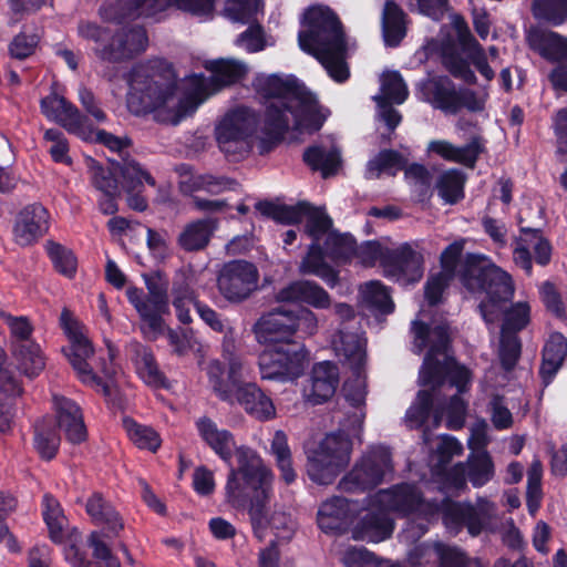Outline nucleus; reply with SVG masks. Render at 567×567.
<instances>
[{"label":"nucleus","mask_w":567,"mask_h":567,"mask_svg":"<svg viewBox=\"0 0 567 567\" xmlns=\"http://www.w3.org/2000/svg\"><path fill=\"white\" fill-rule=\"evenodd\" d=\"M430 489L422 491L414 484H399L381 489L369 498L367 513L352 529L354 539L380 543L392 535V513L412 516L413 520L402 533L406 542H415L437 519L440 513L446 528L456 534L466 526L472 536L478 535L494 516L495 506L488 501H478L476 506L453 503L449 498H433Z\"/></svg>","instance_id":"1"},{"label":"nucleus","mask_w":567,"mask_h":567,"mask_svg":"<svg viewBox=\"0 0 567 567\" xmlns=\"http://www.w3.org/2000/svg\"><path fill=\"white\" fill-rule=\"evenodd\" d=\"M414 334L413 351L421 353L425 348L429 352L420 370L419 383L429 386L417 392L415 400L408 409L404 423L410 429H417L433 415V424L437 426L443 413L447 415L451 429L463 426L467 402L463 394L468 392L472 372L455 362L449 353L450 333L445 323L429 328L421 319L412 323Z\"/></svg>","instance_id":"2"},{"label":"nucleus","mask_w":567,"mask_h":567,"mask_svg":"<svg viewBox=\"0 0 567 567\" xmlns=\"http://www.w3.org/2000/svg\"><path fill=\"white\" fill-rule=\"evenodd\" d=\"M127 105L135 114H152L156 122L177 125L199 106L187 75L177 82L172 66L162 61L134 68Z\"/></svg>","instance_id":"3"},{"label":"nucleus","mask_w":567,"mask_h":567,"mask_svg":"<svg viewBox=\"0 0 567 567\" xmlns=\"http://www.w3.org/2000/svg\"><path fill=\"white\" fill-rule=\"evenodd\" d=\"M239 468L231 470L226 484V499L234 507L247 503L251 526L256 537L264 540L268 529L277 540H290L296 530L293 518L285 512L266 515V505L270 498L272 474L259 455L251 449L238 451Z\"/></svg>","instance_id":"4"},{"label":"nucleus","mask_w":567,"mask_h":567,"mask_svg":"<svg viewBox=\"0 0 567 567\" xmlns=\"http://www.w3.org/2000/svg\"><path fill=\"white\" fill-rule=\"evenodd\" d=\"M254 86L264 101L266 112L262 131L270 138H279L287 131L296 134L292 138L320 130L328 116L317 100L291 75H266L256 78Z\"/></svg>","instance_id":"5"},{"label":"nucleus","mask_w":567,"mask_h":567,"mask_svg":"<svg viewBox=\"0 0 567 567\" xmlns=\"http://www.w3.org/2000/svg\"><path fill=\"white\" fill-rule=\"evenodd\" d=\"M101 16L112 25L101 28L92 22H82L79 25V34L97 44L95 51L102 60L123 61L146 49L148 39L145 29L138 24H124L126 17L141 16L134 1L117 0L116 7L110 3L102 9Z\"/></svg>","instance_id":"6"},{"label":"nucleus","mask_w":567,"mask_h":567,"mask_svg":"<svg viewBox=\"0 0 567 567\" xmlns=\"http://www.w3.org/2000/svg\"><path fill=\"white\" fill-rule=\"evenodd\" d=\"M298 39L301 50L316 56L334 81L348 79V44L338 18L329 8H309Z\"/></svg>","instance_id":"7"},{"label":"nucleus","mask_w":567,"mask_h":567,"mask_svg":"<svg viewBox=\"0 0 567 567\" xmlns=\"http://www.w3.org/2000/svg\"><path fill=\"white\" fill-rule=\"evenodd\" d=\"M465 289L481 298L480 310L489 329L499 320L503 306L514 296L512 277L483 255L470 254L460 275Z\"/></svg>","instance_id":"8"},{"label":"nucleus","mask_w":567,"mask_h":567,"mask_svg":"<svg viewBox=\"0 0 567 567\" xmlns=\"http://www.w3.org/2000/svg\"><path fill=\"white\" fill-rule=\"evenodd\" d=\"M502 317L501 341L498 355L501 367H492L485 372L483 386L485 391L505 385L508 373L515 367L520 354V342L517 332L526 328L530 321V305L519 300L509 307L506 303L499 312Z\"/></svg>","instance_id":"9"},{"label":"nucleus","mask_w":567,"mask_h":567,"mask_svg":"<svg viewBox=\"0 0 567 567\" xmlns=\"http://www.w3.org/2000/svg\"><path fill=\"white\" fill-rule=\"evenodd\" d=\"M354 439L361 441V434L353 436L349 431H342L340 425L337 432L326 434L308 447V477L318 485L332 484L351 460Z\"/></svg>","instance_id":"10"},{"label":"nucleus","mask_w":567,"mask_h":567,"mask_svg":"<svg viewBox=\"0 0 567 567\" xmlns=\"http://www.w3.org/2000/svg\"><path fill=\"white\" fill-rule=\"evenodd\" d=\"M61 324L70 342L69 347L64 349V353L79 379L84 384L109 395L111 393L110 385L102 382L93 372L94 348L85 327L73 318L69 310L62 311Z\"/></svg>","instance_id":"11"},{"label":"nucleus","mask_w":567,"mask_h":567,"mask_svg":"<svg viewBox=\"0 0 567 567\" xmlns=\"http://www.w3.org/2000/svg\"><path fill=\"white\" fill-rule=\"evenodd\" d=\"M309 362V351L301 343L266 347L258 355L261 379L280 383L293 382L299 379Z\"/></svg>","instance_id":"12"},{"label":"nucleus","mask_w":567,"mask_h":567,"mask_svg":"<svg viewBox=\"0 0 567 567\" xmlns=\"http://www.w3.org/2000/svg\"><path fill=\"white\" fill-rule=\"evenodd\" d=\"M257 125L252 110L240 106L229 111L215 128L219 150L233 161L245 157L252 147Z\"/></svg>","instance_id":"13"},{"label":"nucleus","mask_w":567,"mask_h":567,"mask_svg":"<svg viewBox=\"0 0 567 567\" xmlns=\"http://www.w3.org/2000/svg\"><path fill=\"white\" fill-rule=\"evenodd\" d=\"M393 464L391 452L385 446L370 447L339 482V488L349 493L371 489L391 477Z\"/></svg>","instance_id":"14"},{"label":"nucleus","mask_w":567,"mask_h":567,"mask_svg":"<svg viewBox=\"0 0 567 567\" xmlns=\"http://www.w3.org/2000/svg\"><path fill=\"white\" fill-rule=\"evenodd\" d=\"M423 91L429 103L449 114H455L463 107L470 112H482L488 99L486 90L456 91L451 80L442 76L427 80Z\"/></svg>","instance_id":"15"},{"label":"nucleus","mask_w":567,"mask_h":567,"mask_svg":"<svg viewBox=\"0 0 567 567\" xmlns=\"http://www.w3.org/2000/svg\"><path fill=\"white\" fill-rule=\"evenodd\" d=\"M225 363L212 360L206 367L208 385L213 393L221 401L234 403L238 388L245 382L248 367L244 359L225 343L223 350Z\"/></svg>","instance_id":"16"},{"label":"nucleus","mask_w":567,"mask_h":567,"mask_svg":"<svg viewBox=\"0 0 567 567\" xmlns=\"http://www.w3.org/2000/svg\"><path fill=\"white\" fill-rule=\"evenodd\" d=\"M204 68L208 78L197 73L187 75V83L193 85L199 105L220 89L243 79L248 71L244 62L235 59L208 60Z\"/></svg>","instance_id":"17"},{"label":"nucleus","mask_w":567,"mask_h":567,"mask_svg":"<svg viewBox=\"0 0 567 567\" xmlns=\"http://www.w3.org/2000/svg\"><path fill=\"white\" fill-rule=\"evenodd\" d=\"M259 272L246 260H233L224 265L217 278L220 295L231 303L248 299L257 290Z\"/></svg>","instance_id":"18"},{"label":"nucleus","mask_w":567,"mask_h":567,"mask_svg":"<svg viewBox=\"0 0 567 567\" xmlns=\"http://www.w3.org/2000/svg\"><path fill=\"white\" fill-rule=\"evenodd\" d=\"M384 276L408 285L421 280L424 274V254L419 244L404 243L383 258Z\"/></svg>","instance_id":"19"},{"label":"nucleus","mask_w":567,"mask_h":567,"mask_svg":"<svg viewBox=\"0 0 567 567\" xmlns=\"http://www.w3.org/2000/svg\"><path fill=\"white\" fill-rule=\"evenodd\" d=\"M257 342L264 348L297 343L293 340L298 331V320L292 310L277 308L262 315L254 324Z\"/></svg>","instance_id":"20"},{"label":"nucleus","mask_w":567,"mask_h":567,"mask_svg":"<svg viewBox=\"0 0 567 567\" xmlns=\"http://www.w3.org/2000/svg\"><path fill=\"white\" fill-rule=\"evenodd\" d=\"M468 470L463 463L454 465L442 478V493L449 494L466 485V476L475 487L485 485L494 475V464L487 452L471 454L468 457Z\"/></svg>","instance_id":"21"},{"label":"nucleus","mask_w":567,"mask_h":567,"mask_svg":"<svg viewBox=\"0 0 567 567\" xmlns=\"http://www.w3.org/2000/svg\"><path fill=\"white\" fill-rule=\"evenodd\" d=\"M126 296L141 318V331L146 339L156 340L166 333L162 316L168 312V300L148 297L143 290L135 287H130L126 290Z\"/></svg>","instance_id":"22"},{"label":"nucleus","mask_w":567,"mask_h":567,"mask_svg":"<svg viewBox=\"0 0 567 567\" xmlns=\"http://www.w3.org/2000/svg\"><path fill=\"white\" fill-rule=\"evenodd\" d=\"M530 48L543 56L554 61H567V39L540 29H530L527 33ZM551 83L567 90V64L559 65L550 74Z\"/></svg>","instance_id":"23"},{"label":"nucleus","mask_w":567,"mask_h":567,"mask_svg":"<svg viewBox=\"0 0 567 567\" xmlns=\"http://www.w3.org/2000/svg\"><path fill=\"white\" fill-rule=\"evenodd\" d=\"M409 95L408 86L396 71L384 72L380 78V93L373 96L379 117L394 130L401 122V115L391 105L402 104Z\"/></svg>","instance_id":"24"},{"label":"nucleus","mask_w":567,"mask_h":567,"mask_svg":"<svg viewBox=\"0 0 567 567\" xmlns=\"http://www.w3.org/2000/svg\"><path fill=\"white\" fill-rule=\"evenodd\" d=\"M352 378L343 385V396L353 411H348L341 421L342 431H349L353 436L362 434L365 419L367 382L362 369H351Z\"/></svg>","instance_id":"25"},{"label":"nucleus","mask_w":567,"mask_h":567,"mask_svg":"<svg viewBox=\"0 0 567 567\" xmlns=\"http://www.w3.org/2000/svg\"><path fill=\"white\" fill-rule=\"evenodd\" d=\"M196 427L202 440L230 466L229 472L239 468L238 451L247 449L246 446H237L234 435L228 430L218 426L212 419H198Z\"/></svg>","instance_id":"26"},{"label":"nucleus","mask_w":567,"mask_h":567,"mask_svg":"<svg viewBox=\"0 0 567 567\" xmlns=\"http://www.w3.org/2000/svg\"><path fill=\"white\" fill-rule=\"evenodd\" d=\"M41 110L50 121L60 124L69 133L78 137L90 136V131L84 126L87 116L81 114L78 107L63 96L51 93L41 101Z\"/></svg>","instance_id":"27"},{"label":"nucleus","mask_w":567,"mask_h":567,"mask_svg":"<svg viewBox=\"0 0 567 567\" xmlns=\"http://www.w3.org/2000/svg\"><path fill=\"white\" fill-rule=\"evenodd\" d=\"M452 25L471 63L484 79L492 81L495 72L489 66V63H495L498 59L497 48L491 47L488 52H485L482 45L473 38L465 20L460 16L452 17Z\"/></svg>","instance_id":"28"},{"label":"nucleus","mask_w":567,"mask_h":567,"mask_svg":"<svg viewBox=\"0 0 567 567\" xmlns=\"http://www.w3.org/2000/svg\"><path fill=\"white\" fill-rule=\"evenodd\" d=\"M22 394V383L13 375L6 352L0 347V432L6 433L11 429L16 416V401Z\"/></svg>","instance_id":"29"},{"label":"nucleus","mask_w":567,"mask_h":567,"mask_svg":"<svg viewBox=\"0 0 567 567\" xmlns=\"http://www.w3.org/2000/svg\"><path fill=\"white\" fill-rule=\"evenodd\" d=\"M276 221L281 224H303L307 236L318 237L329 225V216L321 207L302 202L296 206L280 205Z\"/></svg>","instance_id":"30"},{"label":"nucleus","mask_w":567,"mask_h":567,"mask_svg":"<svg viewBox=\"0 0 567 567\" xmlns=\"http://www.w3.org/2000/svg\"><path fill=\"white\" fill-rule=\"evenodd\" d=\"M464 245L465 239L455 240L441 254L442 270L431 276L424 288L425 299L430 306H434L441 301L444 289L454 277L456 264L464 249Z\"/></svg>","instance_id":"31"},{"label":"nucleus","mask_w":567,"mask_h":567,"mask_svg":"<svg viewBox=\"0 0 567 567\" xmlns=\"http://www.w3.org/2000/svg\"><path fill=\"white\" fill-rule=\"evenodd\" d=\"M49 228V213L40 204H31L17 215L13 236L17 244L28 246L43 236Z\"/></svg>","instance_id":"32"},{"label":"nucleus","mask_w":567,"mask_h":567,"mask_svg":"<svg viewBox=\"0 0 567 567\" xmlns=\"http://www.w3.org/2000/svg\"><path fill=\"white\" fill-rule=\"evenodd\" d=\"M279 302L305 303L318 310L330 308L332 300L328 291L312 280H296L276 293Z\"/></svg>","instance_id":"33"},{"label":"nucleus","mask_w":567,"mask_h":567,"mask_svg":"<svg viewBox=\"0 0 567 567\" xmlns=\"http://www.w3.org/2000/svg\"><path fill=\"white\" fill-rule=\"evenodd\" d=\"M339 383V371L336 364L322 361L313 365L308 384L303 388V398L320 404L333 396Z\"/></svg>","instance_id":"34"},{"label":"nucleus","mask_w":567,"mask_h":567,"mask_svg":"<svg viewBox=\"0 0 567 567\" xmlns=\"http://www.w3.org/2000/svg\"><path fill=\"white\" fill-rule=\"evenodd\" d=\"M59 429L64 432L69 442L78 444L86 439V427L80 406L69 398L60 394L52 395Z\"/></svg>","instance_id":"35"},{"label":"nucleus","mask_w":567,"mask_h":567,"mask_svg":"<svg viewBox=\"0 0 567 567\" xmlns=\"http://www.w3.org/2000/svg\"><path fill=\"white\" fill-rule=\"evenodd\" d=\"M326 228H328V226ZM326 230L327 229L319 234L317 238L308 236L312 243L308 248L307 255L302 258L299 265V272L302 275L316 276L324 281L329 287H334L339 281V275L338 271L326 261V258L328 257L321 243L322 235Z\"/></svg>","instance_id":"36"},{"label":"nucleus","mask_w":567,"mask_h":567,"mask_svg":"<svg viewBox=\"0 0 567 567\" xmlns=\"http://www.w3.org/2000/svg\"><path fill=\"white\" fill-rule=\"evenodd\" d=\"M252 417L268 421L276 416V408L269 395L255 382H244L234 398Z\"/></svg>","instance_id":"37"},{"label":"nucleus","mask_w":567,"mask_h":567,"mask_svg":"<svg viewBox=\"0 0 567 567\" xmlns=\"http://www.w3.org/2000/svg\"><path fill=\"white\" fill-rule=\"evenodd\" d=\"M425 152L427 157L436 156L472 168L481 153V145L477 141L456 146L446 140H432L427 143Z\"/></svg>","instance_id":"38"},{"label":"nucleus","mask_w":567,"mask_h":567,"mask_svg":"<svg viewBox=\"0 0 567 567\" xmlns=\"http://www.w3.org/2000/svg\"><path fill=\"white\" fill-rule=\"evenodd\" d=\"M303 159L312 169L320 171L323 177L336 174L341 166L340 150L331 137L308 147Z\"/></svg>","instance_id":"39"},{"label":"nucleus","mask_w":567,"mask_h":567,"mask_svg":"<svg viewBox=\"0 0 567 567\" xmlns=\"http://www.w3.org/2000/svg\"><path fill=\"white\" fill-rule=\"evenodd\" d=\"M10 353L14 368L28 379L37 378L45 367L40 346L34 341L12 343Z\"/></svg>","instance_id":"40"},{"label":"nucleus","mask_w":567,"mask_h":567,"mask_svg":"<svg viewBox=\"0 0 567 567\" xmlns=\"http://www.w3.org/2000/svg\"><path fill=\"white\" fill-rule=\"evenodd\" d=\"M355 504L342 497H331L323 502L318 511L317 522L320 529L331 533L348 524Z\"/></svg>","instance_id":"41"},{"label":"nucleus","mask_w":567,"mask_h":567,"mask_svg":"<svg viewBox=\"0 0 567 567\" xmlns=\"http://www.w3.org/2000/svg\"><path fill=\"white\" fill-rule=\"evenodd\" d=\"M336 354L343 360L350 369H362L365 362V341L359 334L341 330L332 340Z\"/></svg>","instance_id":"42"},{"label":"nucleus","mask_w":567,"mask_h":567,"mask_svg":"<svg viewBox=\"0 0 567 567\" xmlns=\"http://www.w3.org/2000/svg\"><path fill=\"white\" fill-rule=\"evenodd\" d=\"M131 358L137 374L148 385L154 388L166 386V379L159 371L152 351L138 342L128 346Z\"/></svg>","instance_id":"43"},{"label":"nucleus","mask_w":567,"mask_h":567,"mask_svg":"<svg viewBox=\"0 0 567 567\" xmlns=\"http://www.w3.org/2000/svg\"><path fill=\"white\" fill-rule=\"evenodd\" d=\"M42 515L51 540L62 543L70 533L69 519L58 499L49 494L43 496Z\"/></svg>","instance_id":"44"},{"label":"nucleus","mask_w":567,"mask_h":567,"mask_svg":"<svg viewBox=\"0 0 567 567\" xmlns=\"http://www.w3.org/2000/svg\"><path fill=\"white\" fill-rule=\"evenodd\" d=\"M567 355V339L561 333H553L543 350L540 375L549 383Z\"/></svg>","instance_id":"45"},{"label":"nucleus","mask_w":567,"mask_h":567,"mask_svg":"<svg viewBox=\"0 0 567 567\" xmlns=\"http://www.w3.org/2000/svg\"><path fill=\"white\" fill-rule=\"evenodd\" d=\"M215 229L216 221L210 218L193 221L179 234L178 243L188 251L203 249Z\"/></svg>","instance_id":"46"},{"label":"nucleus","mask_w":567,"mask_h":567,"mask_svg":"<svg viewBox=\"0 0 567 567\" xmlns=\"http://www.w3.org/2000/svg\"><path fill=\"white\" fill-rule=\"evenodd\" d=\"M322 245L326 255L334 261H343L354 254V240L350 235H341L332 228V220L329 217V225L322 235Z\"/></svg>","instance_id":"47"},{"label":"nucleus","mask_w":567,"mask_h":567,"mask_svg":"<svg viewBox=\"0 0 567 567\" xmlns=\"http://www.w3.org/2000/svg\"><path fill=\"white\" fill-rule=\"evenodd\" d=\"M405 16L392 1L384 6L382 16V30L385 44L395 47L405 35Z\"/></svg>","instance_id":"48"},{"label":"nucleus","mask_w":567,"mask_h":567,"mask_svg":"<svg viewBox=\"0 0 567 567\" xmlns=\"http://www.w3.org/2000/svg\"><path fill=\"white\" fill-rule=\"evenodd\" d=\"M360 302L381 313H391L394 310V303L390 297L388 288L380 281L372 280L360 287Z\"/></svg>","instance_id":"49"},{"label":"nucleus","mask_w":567,"mask_h":567,"mask_svg":"<svg viewBox=\"0 0 567 567\" xmlns=\"http://www.w3.org/2000/svg\"><path fill=\"white\" fill-rule=\"evenodd\" d=\"M85 507L86 513L91 516V518L97 524L105 525L110 534L115 536L123 528V524L118 514L110 504L104 502L101 495L95 494L90 497Z\"/></svg>","instance_id":"50"},{"label":"nucleus","mask_w":567,"mask_h":567,"mask_svg":"<svg viewBox=\"0 0 567 567\" xmlns=\"http://www.w3.org/2000/svg\"><path fill=\"white\" fill-rule=\"evenodd\" d=\"M185 192L205 190L210 194H220L225 190L234 189L237 183L224 176L214 175H189L184 176L181 182Z\"/></svg>","instance_id":"51"},{"label":"nucleus","mask_w":567,"mask_h":567,"mask_svg":"<svg viewBox=\"0 0 567 567\" xmlns=\"http://www.w3.org/2000/svg\"><path fill=\"white\" fill-rule=\"evenodd\" d=\"M195 308L200 319L212 330L224 336L223 347L225 346V343H228L230 346V349H235L234 343L236 339V331L231 322L228 319L223 318L219 313H217L214 309L206 305L196 303Z\"/></svg>","instance_id":"52"},{"label":"nucleus","mask_w":567,"mask_h":567,"mask_svg":"<svg viewBox=\"0 0 567 567\" xmlns=\"http://www.w3.org/2000/svg\"><path fill=\"white\" fill-rule=\"evenodd\" d=\"M271 454L275 457L277 467L286 483L290 484L296 480V472L292 467L291 452L287 436L282 431H277L271 442Z\"/></svg>","instance_id":"53"},{"label":"nucleus","mask_w":567,"mask_h":567,"mask_svg":"<svg viewBox=\"0 0 567 567\" xmlns=\"http://www.w3.org/2000/svg\"><path fill=\"white\" fill-rule=\"evenodd\" d=\"M34 449L44 460H51L55 456L60 445V436L47 420L37 424L34 430Z\"/></svg>","instance_id":"54"},{"label":"nucleus","mask_w":567,"mask_h":567,"mask_svg":"<svg viewBox=\"0 0 567 567\" xmlns=\"http://www.w3.org/2000/svg\"><path fill=\"white\" fill-rule=\"evenodd\" d=\"M403 164V158L399 153L388 150L381 151L368 162L365 175L368 178H377L383 173L394 175L402 168Z\"/></svg>","instance_id":"55"},{"label":"nucleus","mask_w":567,"mask_h":567,"mask_svg":"<svg viewBox=\"0 0 567 567\" xmlns=\"http://www.w3.org/2000/svg\"><path fill=\"white\" fill-rule=\"evenodd\" d=\"M123 426L130 440L140 449L155 452L161 446V439L152 427L128 417L123 420Z\"/></svg>","instance_id":"56"},{"label":"nucleus","mask_w":567,"mask_h":567,"mask_svg":"<svg viewBox=\"0 0 567 567\" xmlns=\"http://www.w3.org/2000/svg\"><path fill=\"white\" fill-rule=\"evenodd\" d=\"M532 10L536 19L559 25L567 19V0H534Z\"/></svg>","instance_id":"57"},{"label":"nucleus","mask_w":567,"mask_h":567,"mask_svg":"<svg viewBox=\"0 0 567 567\" xmlns=\"http://www.w3.org/2000/svg\"><path fill=\"white\" fill-rule=\"evenodd\" d=\"M198 303L195 293L188 284L176 281L173 287V306L177 319L184 323L192 322L190 307Z\"/></svg>","instance_id":"58"},{"label":"nucleus","mask_w":567,"mask_h":567,"mask_svg":"<svg viewBox=\"0 0 567 567\" xmlns=\"http://www.w3.org/2000/svg\"><path fill=\"white\" fill-rule=\"evenodd\" d=\"M464 176L461 171H445L437 181L440 196L447 204H454L463 197Z\"/></svg>","instance_id":"59"},{"label":"nucleus","mask_w":567,"mask_h":567,"mask_svg":"<svg viewBox=\"0 0 567 567\" xmlns=\"http://www.w3.org/2000/svg\"><path fill=\"white\" fill-rule=\"evenodd\" d=\"M45 247L56 271L68 278L74 277L78 269V260L72 250L53 241H49Z\"/></svg>","instance_id":"60"},{"label":"nucleus","mask_w":567,"mask_h":567,"mask_svg":"<svg viewBox=\"0 0 567 567\" xmlns=\"http://www.w3.org/2000/svg\"><path fill=\"white\" fill-rule=\"evenodd\" d=\"M262 7L261 0H226L225 14L234 22L247 23Z\"/></svg>","instance_id":"61"},{"label":"nucleus","mask_w":567,"mask_h":567,"mask_svg":"<svg viewBox=\"0 0 567 567\" xmlns=\"http://www.w3.org/2000/svg\"><path fill=\"white\" fill-rule=\"evenodd\" d=\"M275 41L267 38L259 24L250 25L235 41L238 48L247 52L254 53L264 50L268 45H272Z\"/></svg>","instance_id":"62"},{"label":"nucleus","mask_w":567,"mask_h":567,"mask_svg":"<svg viewBox=\"0 0 567 567\" xmlns=\"http://www.w3.org/2000/svg\"><path fill=\"white\" fill-rule=\"evenodd\" d=\"M0 318L10 330L11 344L33 341L31 339L32 326L27 317H13L9 313L0 312Z\"/></svg>","instance_id":"63"},{"label":"nucleus","mask_w":567,"mask_h":567,"mask_svg":"<svg viewBox=\"0 0 567 567\" xmlns=\"http://www.w3.org/2000/svg\"><path fill=\"white\" fill-rule=\"evenodd\" d=\"M340 555L346 567H379L378 558L363 547H348Z\"/></svg>","instance_id":"64"}]
</instances>
